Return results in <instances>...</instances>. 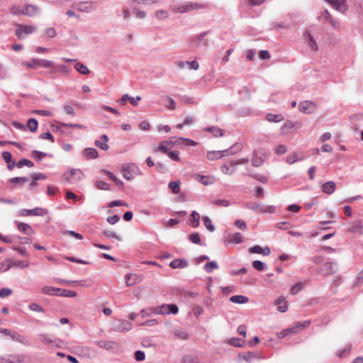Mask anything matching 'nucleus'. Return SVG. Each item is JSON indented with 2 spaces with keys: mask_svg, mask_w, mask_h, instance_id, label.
I'll return each mask as SVG.
<instances>
[{
  "mask_svg": "<svg viewBox=\"0 0 363 363\" xmlns=\"http://www.w3.org/2000/svg\"><path fill=\"white\" fill-rule=\"evenodd\" d=\"M108 136L106 135H102L100 138V140L95 141V145L101 150H106L108 149Z\"/></svg>",
  "mask_w": 363,
  "mask_h": 363,
  "instance_id": "obj_26",
  "label": "nucleus"
},
{
  "mask_svg": "<svg viewBox=\"0 0 363 363\" xmlns=\"http://www.w3.org/2000/svg\"><path fill=\"white\" fill-rule=\"evenodd\" d=\"M21 65L26 68H33V69H36L38 67L49 68V67H53L54 63L52 61H50L48 60L33 58L29 62H27V61L22 62Z\"/></svg>",
  "mask_w": 363,
  "mask_h": 363,
  "instance_id": "obj_5",
  "label": "nucleus"
},
{
  "mask_svg": "<svg viewBox=\"0 0 363 363\" xmlns=\"http://www.w3.org/2000/svg\"><path fill=\"white\" fill-rule=\"evenodd\" d=\"M239 358L246 361L247 362H251L252 359L256 358V354L252 352H246L244 354H240Z\"/></svg>",
  "mask_w": 363,
  "mask_h": 363,
  "instance_id": "obj_39",
  "label": "nucleus"
},
{
  "mask_svg": "<svg viewBox=\"0 0 363 363\" xmlns=\"http://www.w3.org/2000/svg\"><path fill=\"white\" fill-rule=\"evenodd\" d=\"M58 296L72 298L75 297L77 296V294L76 292L72 290L60 289V292H58Z\"/></svg>",
  "mask_w": 363,
  "mask_h": 363,
  "instance_id": "obj_40",
  "label": "nucleus"
},
{
  "mask_svg": "<svg viewBox=\"0 0 363 363\" xmlns=\"http://www.w3.org/2000/svg\"><path fill=\"white\" fill-rule=\"evenodd\" d=\"M24 11L23 12V15L33 17L35 16L38 12V8L35 5L27 4L23 6Z\"/></svg>",
  "mask_w": 363,
  "mask_h": 363,
  "instance_id": "obj_17",
  "label": "nucleus"
},
{
  "mask_svg": "<svg viewBox=\"0 0 363 363\" xmlns=\"http://www.w3.org/2000/svg\"><path fill=\"white\" fill-rule=\"evenodd\" d=\"M203 268L207 273H211L214 269H217L218 268V264L216 261H211L207 262L204 265Z\"/></svg>",
  "mask_w": 363,
  "mask_h": 363,
  "instance_id": "obj_35",
  "label": "nucleus"
},
{
  "mask_svg": "<svg viewBox=\"0 0 363 363\" xmlns=\"http://www.w3.org/2000/svg\"><path fill=\"white\" fill-rule=\"evenodd\" d=\"M249 252L256 253V254H262L264 256H267L271 253V250L267 246H266L264 247H262L259 245H255V246L249 248Z\"/></svg>",
  "mask_w": 363,
  "mask_h": 363,
  "instance_id": "obj_13",
  "label": "nucleus"
},
{
  "mask_svg": "<svg viewBox=\"0 0 363 363\" xmlns=\"http://www.w3.org/2000/svg\"><path fill=\"white\" fill-rule=\"evenodd\" d=\"M60 288H56L53 286H45L41 289L42 293L49 296H58Z\"/></svg>",
  "mask_w": 363,
  "mask_h": 363,
  "instance_id": "obj_27",
  "label": "nucleus"
},
{
  "mask_svg": "<svg viewBox=\"0 0 363 363\" xmlns=\"http://www.w3.org/2000/svg\"><path fill=\"white\" fill-rule=\"evenodd\" d=\"M95 344L99 347L106 350H112L116 347V343L114 342L104 340H97L95 342Z\"/></svg>",
  "mask_w": 363,
  "mask_h": 363,
  "instance_id": "obj_18",
  "label": "nucleus"
},
{
  "mask_svg": "<svg viewBox=\"0 0 363 363\" xmlns=\"http://www.w3.org/2000/svg\"><path fill=\"white\" fill-rule=\"evenodd\" d=\"M348 230L351 233H357L359 235L363 234V225L362 221L357 220L352 223Z\"/></svg>",
  "mask_w": 363,
  "mask_h": 363,
  "instance_id": "obj_22",
  "label": "nucleus"
},
{
  "mask_svg": "<svg viewBox=\"0 0 363 363\" xmlns=\"http://www.w3.org/2000/svg\"><path fill=\"white\" fill-rule=\"evenodd\" d=\"M60 125L62 127L75 128H79V129H85L86 128V127L84 126L83 125L78 124V123L72 124V123H60Z\"/></svg>",
  "mask_w": 363,
  "mask_h": 363,
  "instance_id": "obj_55",
  "label": "nucleus"
},
{
  "mask_svg": "<svg viewBox=\"0 0 363 363\" xmlns=\"http://www.w3.org/2000/svg\"><path fill=\"white\" fill-rule=\"evenodd\" d=\"M132 328V324L129 322H122L118 326V330L123 331H128Z\"/></svg>",
  "mask_w": 363,
  "mask_h": 363,
  "instance_id": "obj_48",
  "label": "nucleus"
},
{
  "mask_svg": "<svg viewBox=\"0 0 363 363\" xmlns=\"http://www.w3.org/2000/svg\"><path fill=\"white\" fill-rule=\"evenodd\" d=\"M124 179L127 180L133 179L135 176L141 174L140 168L133 162L125 164L121 169Z\"/></svg>",
  "mask_w": 363,
  "mask_h": 363,
  "instance_id": "obj_3",
  "label": "nucleus"
},
{
  "mask_svg": "<svg viewBox=\"0 0 363 363\" xmlns=\"http://www.w3.org/2000/svg\"><path fill=\"white\" fill-rule=\"evenodd\" d=\"M105 172V174L108 177V178L113 181L115 182V184L118 186H120V187H123V182L118 179L116 177L114 176V174L111 172H108V171H106L104 170V171Z\"/></svg>",
  "mask_w": 363,
  "mask_h": 363,
  "instance_id": "obj_38",
  "label": "nucleus"
},
{
  "mask_svg": "<svg viewBox=\"0 0 363 363\" xmlns=\"http://www.w3.org/2000/svg\"><path fill=\"white\" fill-rule=\"evenodd\" d=\"M74 68L82 74H88L89 73V69L82 63L77 62L75 64Z\"/></svg>",
  "mask_w": 363,
  "mask_h": 363,
  "instance_id": "obj_43",
  "label": "nucleus"
},
{
  "mask_svg": "<svg viewBox=\"0 0 363 363\" xmlns=\"http://www.w3.org/2000/svg\"><path fill=\"white\" fill-rule=\"evenodd\" d=\"M0 363H21V356L13 354L0 357Z\"/></svg>",
  "mask_w": 363,
  "mask_h": 363,
  "instance_id": "obj_15",
  "label": "nucleus"
},
{
  "mask_svg": "<svg viewBox=\"0 0 363 363\" xmlns=\"http://www.w3.org/2000/svg\"><path fill=\"white\" fill-rule=\"evenodd\" d=\"M230 344L235 347H242L244 345V340L238 338H232L230 340Z\"/></svg>",
  "mask_w": 363,
  "mask_h": 363,
  "instance_id": "obj_59",
  "label": "nucleus"
},
{
  "mask_svg": "<svg viewBox=\"0 0 363 363\" xmlns=\"http://www.w3.org/2000/svg\"><path fill=\"white\" fill-rule=\"evenodd\" d=\"M315 108V104L311 101H303L300 103L299 109L304 113H311Z\"/></svg>",
  "mask_w": 363,
  "mask_h": 363,
  "instance_id": "obj_23",
  "label": "nucleus"
},
{
  "mask_svg": "<svg viewBox=\"0 0 363 363\" xmlns=\"http://www.w3.org/2000/svg\"><path fill=\"white\" fill-rule=\"evenodd\" d=\"M241 162H234L229 161L228 163L224 164L221 166V171L226 174H231L235 170V167Z\"/></svg>",
  "mask_w": 363,
  "mask_h": 363,
  "instance_id": "obj_16",
  "label": "nucleus"
},
{
  "mask_svg": "<svg viewBox=\"0 0 363 363\" xmlns=\"http://www.w3.org/2000/svg\"><path fill=\"white\" fill-rule=\"evenodd\" d=\"M18 28L15 31L16 35L18 39H23L25 37V35H28L34 33L37 28L35 26H27V25H21L16 24Z\"/></svg>",
  "mask_w": 363,
  "mask_h": 363,
  "instance_id": "obj_7",
  "label": "nucleus"
},
{
  "mask_svg": "<svg viewBox=\"0 0 363 363\" xmlns=\"http://www.w3.org/2000/svg\"><path fill=\"white\" fill-rule=\"evenodd\" d=\"M199 219H200L199 214L196 211H192V213H191V218H190L191 225L193 228L199 227V225L200 224Z\"/></svg>",
  "mask_w": 363,
  "mask_h": 363,
  "instance_id": "obj_31",
  "label": "nucleus"
},
{
  "mask_svg": "<svg viewBox=\"0 0 363 363\" xmlns=\"http://www.w3.org/2000/svg\"><path fill=\"white\" fill-rule=\"evenodd\" d=\"M155 16L157 19L162 20L166 19L169 17V13L165 10L161 9L157 11L155 13Z\"/></svg>",
  "mask_w": 363,
  "mask_h": 363,
  "instance_id": "obj_47",
  "label": "nucleus"
},
{
  "mask_svg": "<svg viewBox=\"0 0 363 363\" xmlns=\"http://www.w3.org/2000/svg\"><path fill=\"white\" fill-rule=\"evenodd\" d=\"M169 266L172 269L184 268L188 266V262L184 259H175L170 262Z\"/></svg>",
  "mask_w": 363,
  "mask_h": 363,
  "instance_id": "obj_25",
  "label": "nucleus"
},
{
  "mask_svg": "<svg viewBox=\"0 0 363 363\" xmlns=\"http://www.w3.org/2000/svg\"><path fill=\"white\" fill-rule=\"evenodd\" d=\"M328 2L335 9L341 12L345 13L348 9L346 0H325Z\"/></svg>",
  "mask_w": 363,
  "mask_h": 363,
  "instance_id": "obj_10",
  "label": "nucleus"
},
{
  "mask_svg": "<svg viewBox=\"0 0 363 363\" xmlns=\"http://www.w3.org/2000/svg\"><path fill=\"white\" fill-rule=\"evenodd\" d=\"M170 139L173 143V147L174 146H196L197 145L196 142L188 138L172 137Z\"/></svg>",
  "mask_w": 363,
  "mask_h": 363,
  "instance_id": "obj_9",
  "label": "nucleus"
},
{
  "mask_svg": "<svg viewBox=\"0 0 363 363\" xmlns=\"http://www.w3.org/2000/svg\"><path fill=\"white\" fill-rule=\"evenodd\" d=\"M10 338L13 341L19 342L25 346L30 345V343L28 341V340L26 338V337L19 334L17 332L13 331L12 333H11Z\"/></svg>",
  "mask_w": 363,
  "mask_h": 363,
  "instance_id": "obj_12",
  "label": "nucleus"
},
{
  "mask_svg": "<svg viewBox=\"0 0 363 363\" xmlns=\"http://www.w3.org/2000/svg\"><path fill=\"white\" fill-rule=\"evenodd\" d=\"M308 46L311 48V50L314 51H317L318 49V45L315 40L313 39L311 34H308Z\"/></svg>",
  "mask_w": 363,
  "mask_h": 363,
  "instance_id": "obj_51",
  "label": "nucleus"
},
{
  "mask_svg": "<svg viewBox=\"0 0 363 363\" xmlns=\"http://www.w3.org/2000/svg\"><path fill=\"white\" fill-rule=\"evenodd\" d=\"M335 264H334L332 262H327L324 263V264L322 266L321 272L325 275H330L336 272V267Z\"/></svg>",
  "mask_w": 363,
  "mask_h": 363,
  "instance_id": "obj_20",
  "label": "nucleus"
},
{
  "mask_svg": "<svg viewBox=\"0 0 363 363\" xmlns=\"http://www.w3.org/2000/svg\"><path fill=\"white\" fill-rule=\"evenodd\" d=\"M335 187H336V186H335V182H328L323 184L322 191L325 194H331L335 191Z\"/></svg>",
  "mask_w": 363,
  "mask_h": 363,
  "instance_id": "obj_28",
  "label": "nucleus"
},
{
  "mask_svg": "<svg viewBox=\"0 0 363 363\" xmlns=\"http://www.w3.org/2000/svg\"><path fill=\"white\" fill-rule=\"evenodd\" d=\"M230 301L235 303H245L248 301V298L242 295H235L230 298Z\"/></svg>",
  "mask_w": 363,
  "mask_h": 363,
  "instance_id": "obj_33",
  "label": "nucleus"
},
{
  "mask_svg": "<svg viewBox=\"0 0 363 363\" xmlns=\"http://www.w3.org/2000/svg\"><path fill=\"white\" fill-rule=\"evenodd\" d=\"M7 163V167L9 169H11L13 167H17L18 168H21L23 166H27L28 167H33V163L32 160H5Z\"/></svg>",
  "mask_w": 363,
  "mask_h": 363,
  "instance_id": "obj_11",
  "label": "nucleus"
},
{
  "mask_svg": "<svg viewBox=\"0 0 363 363\" xmlns=\"http://www.w3.org/2000/svg\"><path fill=\"white\" fill-rule=\"evenodd\" d=\"M203 221L205 227L208 230H209L210 232H213L215 230V227L212 224L211 220L209 217L204 216L203 218Z\"/></svg>",
  "mask_w": 363,
  "mask_h": 363,
  "instance_id": "obj_45",
  "label": "nucleus"
},
{
  "mask_svg": "<svg viewBox=\"0 0 363 363\" xmlns=\"http://www.w3.org/2000/svg\"><path fill=\"white\" fill-rule=\"evenodd\" d=\"M48 213V211L43 208L36 207L33 209H21L19 215L21 216H44Z\"/></svg>",
  "mask_w": 363,
  "mask_h": 363,
  "instance_id": "obj_8",
  "label": "nucleus"
},
{
  "mask_svg": "<svg viewBox=\"0 0 363 363\" xmlns=\"http://www.w3.org/2000/svg\"><path fill=\"white\" fill-rule=\"evenodd\" d=\"M266 118L269 122H280L283 121L284 118L280 114H272V113H268L266 116Z\"/></svg>",
  "mask_w": 363,
  "mask_h": 363,
  "instance_id": "obj_42",
  "label": "nucleus"
},
{
  "mask_svg": "<svg viewBox=\"0 0 363 363\" xmlns=\"http://www.w3.org/2000/svg\"><path fill=\"white\" fill-rule=\"evenodd\" d=\"M207 7L206 4H199L194 1H188L182 4L175 5L172 11L174 13H188L194 10L203 9Z\"/></svg>",
  "mask_w": 363,
  "mask_h": 363,
  "instance_id": "obj_1",
  "label": "nucleus"
},
{
  "mask_svg": "<svg viewBox=\"0 0 363 363\" xmlns=\"http://www.w3.org/2000/svg\"><path fill=\"white\" fill-rule=\"evenodd\" d=\"M180 181H172L169 182L168 187L172 191V192L174 194H177L180 191Z\"/></svg>",
  "mask_w": 363,
  "mask_h": 363,
  "instance_id": "obj_32",
  "label": "nucleus"
},
{
  "mask_svg": "<svg viewBox=\"0 0 363 363\" xmlns=\"http://www.w3.org/2000/svg\"><path fill=\"white\" fill-rule=\"evenodd\" d=\"M26 125H27V127L29 128V130L33 133L35 132L38 127V121L34 118H30L27 121Z\"/></svg>",
  "mask_w": 363,
  "mask_h": 363,
  "instance_id": "obj_41",
  "label": "nucleus"
},
{
  "mask_svg": "<svg viewBox=\"0 0 363 363\" xmlns=\"http://www.w3.org/2000/svg\"><path fill=\"white\" fill-rule=\"evenodd\" d=\"M23 7L21 8L19 6L14 5L11 8V13L16 16L23 15Z\"/></svg>",
  "mask_w": 363,
  "mask_h": 363,
  "instance_id": "obj_54",
  "label": "nucleus"
},
{
  "mask_svg": "<svg viewBox=\"0 0 363 363\" xmlns=\"http://www.w3.org/2000/svg\"><path fill=\"white\" fill-rule=\"evenodd\" d=\"M145 358V354L143 351L138 350L135 352V359L137 361H143Z\"/></svg>",
  "mask_w": 363,
  "mask_h": 363,
  "instance_id": "obj_64",
  "label": "nucleus"
},
{
  "mask_svg": "<svg viewBox=\"0 0 363 363\" xmlns=\"http://www.w3.org/2000/svg\"><path fill=\"white\" fill-rule=\"evenodd\" d=\"M246 206L247 208L251 209L252 211H257L259 213L262 212V208H263V206L258 203H256V202L247 203L246 204Z\"/></svg>",
  "mask_w": 363,
  "mask_h": 363,
  "instance_id": "obj_37",
  "label": "nucleus"
},
{
  "mask_svg": "<svg viewBox=\"0 0 363 363\" xmlns=\"http://www.w3.org/2000/svg\"><path fill=\"white\" fill-rule=\"evenodd\" d=\"M128 206V204L126 203L123 202L122 201H120V200L113 201L110 202L108 204V207H110V208H113L116 206Z\"/></svg>",
  "mask_w": 363,
  "mask_h": 363,
  "instance_id": "obj_60",
  "label": "nucleus"
},
{
  "mask_svg": "<svg viewBox=\"0 0 363 363\" xmlns=\"http://www.w3.org/2000/svg\"><path fill=\"white\" fill-rule=\"evenodd\" d=\"M96 186L99 189H101V190H109L110 189L109 184L107 182H104V181H97L96 182Z\"/></svg>",
  "mask_w": 363,
  "mask_h": 363,
  "instance_id": "obj_53",
  "label": "nucleus"
},
{
  "mask_svg": "<svg viewBox=\"0 0 363 363\" xmlns=\"http://www.w3.org/2000/svg\"><path fill=\"white\" fill-rule=\"evenodd\" d=\"M252 265L257 271H264L267 268L266 264L259 260L253 261Z\"/></svg>",
  "mask_w": 363,
  "mask_h": 363,
  "instance_id": "obj_44",
  "label": "nucleus"
},
{
  "mask_svg": "<svg viewBox=\"0 0 363 363\" xmlns=\"http://www.w3.org/2000/svg\"><path fill=\"white\" fill-rule=\"evenodd\" d=\"M12 293V290L9 288H2L0 289V297L5 298L11 295Z\"/></svg>",
  "mask_w": 363,
  "mask_h": 363,
  "instance_id": "obj_62",
  "label": "nucleus"
},
{
  "mask_svg": "<svg viewBox=\"0 0 363 363\" xmlns=\"http://www.w3.org/2000/svg\"><path fill=\"white\" fill-rule=\"evenodd\" d=\"M13 267L25 268L28 267V262L25 261H15L12 262Z\"/></svg>",
  "mask_w": 363,
  "mask_h": 363,
  "instance_id": "obj_61",
  "label": "nucleus"
},
{
  "mask_svg": "<svg viewBox=\"0 0 363 363\" xmlns=\"http://www.w3.org/2000/svg\"><path fill=\"white\" fill-rule=\"evenodd\" d=\"M103 234L107 238H113V239H116L118 241H121V238L119 235H118L116 233H114L113 231L106 230L103 231Z\"/></svg>",
  "mask_w": 363,
  "mask_h": 363,
  "instance_id": "obj_46",
  "label": "nucleus"
},
{
  "mask_svg": "<svg viewBox=\"0 0 363 363\" xmlns=\"http://www.w3.org/2000/svg\"><path fill=\"white\" fill-rule=\"evenodd\" d=\"M203 130L210 132L214 137H221L224 134V132L222 129L214 126L204 128Z\"/></svg>",
  "mask_w": 363,
  "mask_h": 363,
  "instance_id": "obj_30",
  "label": "nucleus"
},
{
  "mask_svg": "<svg viewBox=\"0 0 363 363\" xmlns=\"http://www.w3.org/2000/svg\"><path fill=\"white\" fill-rule=\"evenodd\" d=\"M151 313L157 315H176L179 312V308L175 304H162L160 306L150 308Z\"/></svg>",
  "mask_w": 363,
  "mask_h": 363,
  "instance_id": "obj_2",
  "label": "nucleus"
},
{
  "mask_svg": "<svg viewBox=\"0 0 363 363\" xmlns=\"http://www.w3.org/2000/svg\"><path fill=\"white\" fill-rule=\"evenodd\" d=\"M28 308L33 311L39 312V313L45 312L43 308L40 305H39L38 303H31L28 306Z\"/></svg>",
  "mask_w": 363,
  "mask_h": 363,
  "instance_id": "obj_50",
  "label": "nucleus"
},
{
  "mask_svg": "<svg viewBox=\"0 0 363 363\" xmlns=\"http://www.w3.org/2000/svg\"><path fill=\"white\" fill-rule=\"evenodd\" d=\"M84 177L83 172L79 169H72L64 173L62 179L69 184H74Z\"/></svg>",
  "mask_w": 363,
  "mask_h": 363,
  "instance_id": "obj_6",
  "label": "nucleus"
},
{
  "mask_svg": "<svg viewBox=\"0 0 363 363\" xmlns=\"http://www.w3.org/2000/svg\"><path fill=\"white\" fill-rule=\"evenodd\" d=\"M13 250L15 251H17L20 255H21L23 256H25V257L29 256L28 253L26 251V247H13Z\"/></svg>",
  "mask_w": 363,
  "mask_h": 363,
  "instance_id": "obj_63",
  "label": "nucleus"
},
{
  "mask_svg": "<svg viewBox=\"0 0 363 363\" xmlns=\"http://www.w3.org/2000/svg\"><path fill=\"white\" fill-rule=\"evenodd\" d=\"M299 327V325H295L294 327L291 328H287L285 330H283L282 331L277 333V337L279 338H283L286 337L289 333H297V328Z\"/></svg>",
  "mask_w": 363,
  "mask_h": 363,
  "instance_id": "obj_29",
  "label": "nucleus"
},
{
  "mask_svg": "<svg viewBox=\"0 0 363 363\" xmlns=\"http://www.w3.org/2000/svg\"><path fill=\"white\" fill-rule=\"evenodd\" d=\"M305 284L303 282H299L294 285L291 289V294H298L301 289H303Z\"/></svg>",
  "mask_w": 363,
  "mask_h": 363,
  "instance_id": "obj_49",
  "label": "nucleus"
},
{
  "mask_svg": "<svg viewBox=\"0 0 363 363\" xmlns=\"http://www.w3.org/2000/svg\"><path fill=\"white\" fill-rule=\"evenodd\" d=\"M229 242L235 244H239L242 242V235L240 233H235L229 237Z\"/></svg>",
  "mask_w": 363,
  "mask_h": 363,
  "instance_id": "obj_34",
  "label": "nucleus"
},
{
  "mask_svg": "<svg viewBox=\"0 0 363 363\" xmlns=\"http://www.w3.org/2000/svg\"><path fill=\"white\" fill-rule=\"evenodd\" d=\"M352 347L350 345L346 347L343 350H342L340 352L337 354V357L340 358H344L348 355L351 350Z\"/></svg>",
  "mask_w": 363,
  "mask_h": 363,
  "instance_id": "obj_57",
  "label": "nucleus"
},
{
  "mask_svg": "<svg viewBox=\"0 0 363 363\" xmlns=\"http://www.w3.org/2000/svg\"><path fill=\"white\" fill-rule=\"evenodd\" d=\"M65 259L68 260V261H70V262H75V263H79V264H88L89 262L85 261V260H83V259H78V258H76V257H65Z\"/></svg>",
  "mask_w": 363,
  "mask_h": 363,
  "instance_id": "obj_58",
  "label": "nucleus"
},
{
  "mask_svg": "<svg viewBox=\"0 0 363 363\" xmlns=\"http://www.w3.org/2000/svg\"><path fill=\"white\" fill-rule=\"evenodd\" d=\"M189 240L194 244H201V238L198 233H194L189 236Z\"/></svg>",
  "mask_w": 363,
  "mask_h": 363,
  "instance_id": "obj_52",
  "label": "nucleus"
},
{
  "mask_svg": "<svg viewBox=\"0 0 363 363\" xmlns=\"http://www.w3.org/2000/svg\"><path fill=\"white\" fill-rule=\"evenodd\" d=\"M84 156L86 157H91L96 159L99 157L98 152L94 148H86L84 151Z\"/></svg>",
  "mask_w": 363,
  "mask_h": 363,
  "instance_id": "obj_36",
  "label": "nucleus"
},
{
  "mask_svg": "<svg viewBox=\"0 0 363 363\" xmlns=\"http://www.w3.org/2000/svg\"><path fill=\"white\" fill-rule=\"evenodd\" d=\"M216 206L228 207L230 205V202L227 199H217L213 201Z\"/></svg>",
  "mask_w": 363,
  "mask_h": 363,
  "instance_id": "obj_56",
  "label": "nucleus"
},
{
  "mask_svg": "<svg viewBox=\"0 0 363 363\" xmlns=\"http://www.w3.org/2000/svg\"><path fill=\"white\" fill-rule=\"evenodd\" d=\"M125 284L127 286H133L141 281L140 276L133 274H127L125 276Z\"/></svg>",
  "mask_w": 363,
  "mask_h": 363,
  "instance_id": "obj_19",
  "label": "nucleus"
},
{
  "mask_svg": "<svg viewBox=\"0 0 363 363\" xmlns=\"http://www.w3.org/2000/svg\"><path fill=\"white\" fill-rule=\"evenodd\" d=\"M233 148V147L230 150H225L223 151H220H220H213V152H209L208 155V158L216 157V159H220L224 157H229L233 155V151H232Z\"/></svg>",
  "mask_w": 363,
  "mask_h": 363,
  "instance_id": "obj_14",
  "label": "nucleus"
},
{
  "mask_svg": "<svg viewBox=\"0 0 363 363\" xmlns=\"http://www.w3.org/2000/svg\"><path fill=\"white\" fill-rule=\"evenodd\" d=\"M277 305V311L281 313H284L288 310V304L287 302L283 296L279 297L275 303Z\"/></svg>",
  "mask_w": 363,
  "mask_h": 363,
  "instance_id": "obj_21",
  "label": "nucleus"
},
{
  "mask_svg": "<svg viewBox=\"0 0 363 363\" xmlns=\"http://www.w3.org/2000/svg\"><path fill=\"white\" fill-rule=\"evenodd\" d=\"M172 148L173 143L169 138L168 140L161 142L155 151L167 154L172 159H179V152L177 151H170Z\"/></svg>",
  "mask_w": 363,
  "mask_h": 363,
  "instance_id": "obj_4",
  "label": "nucleus"
},
{
  "mask_svg": "<svg viewBox=\"0 0 363 363\" xmlns=\"http://www.w3.org/2000/svg\"><path fill=\"white\" fill-rule=\"evenodd\" d=\"M17 228L19 231L29 235L33 234L34 233V230L30 225L23 222H18L17 223Z\"/></svg>",
  "mask_w": 363,
  "mask_h": 363,
  "instance_id": "obj_24",
  "label": "nucleus"
}]
</instances>
